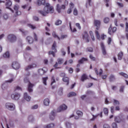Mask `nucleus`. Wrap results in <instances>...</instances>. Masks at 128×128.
<instances>
[{
    "instance_id": "f257e3e1",
    "label": "nucleus",
    "mask_w": 128,
    "mask_h": 128,
    "mask_svg": "<svg viewBox=\"0 0 128 128\" xmlns=\"http://www.w3.org/2000/svg\"><path fill=\"white\" fill-rule=\"evenodd\" d=\"M38 0L36 4L38 6H40L42 4L43 6H46L44 8L43 10H40L38 11V12L42 14V16H46L47 14H53L54 12V10L53 6H50V4L48 3L46 4V0Z\"/></svg>"
},
{
    "instance_id": "f03ea898",
    "label": "nucleus",
    "mask_w": 128,
    "mask_h": 128,
    "mask_svg": "<svg viewBox=\"0 0 128 128\" xmlns=\"http://www.w3.org/2000/svg\"><path fill=\"white\" fill-rule=\"evenodd\" d=\"M5 108L8 110H16V106L14 104L10 102H7L5 104Z\"/></svg>"
},
{
    "instance_id": "7ed1b4c3",
    "label": "nucleus",
    "mask_w": 128,
    "mask_h": 128,
    "mask_svg": "<svg viewBox=\"0 0 128 128\" xmlns=\"http://www.w3.org/2000/svg\"><path fill=\"white\" fill-rule=\"evenodd\" d=\"M14 78H12L8 80L5 81L2 85V89H3L4 90H8V83L9 82V84H12V82H14Z\"/></svg>"
},
{
    "instance_id": "20e7f679",
    "label": "nucleus",
    "mask_w": 128,
    "mask_h": 128,
    "mask_svg": "<svg viewBox=\"0 0 128 128\" xmlns=\"http://www.w3.org/2000/svg\"><path fill=\"white\" fill-rule=\"evenodd\" d=\"M24 82L26 83L28 82V91L29 92H32V88H34V84H32L28 81V78H24Z\"/></svg>"
},
{
    "instance_id": "39448f33",
    "label": "nucleus",
    "mask_w": 128,
    "mask_h": 128,
    "mask_svg": "<svg viewBox=\"0 0 128 128\" xmlns=\"http://www.w3.org/2000/svg\"><path fill=\"white\" fill-rule=\"evenodd\" d=\"M8 39L10 42H14L16 41V36L14 34H10L8 36Z\"/></svg>"
},
{
    "instance_id": "423d86ee",
    "label": "nucleus",
    "mask_w": 128,
    "mask_h": 128,
    "mask_svg": "<svg viewBox=\"0 0 128 128\" xmlns=\"http://www.w3.org/2000/svg\"><path fill=\"white\" fill-rule=\"evenodd\" d=\"M11 98L14 100H18L20 98V94L18 92H14L11 95Z\"/></svg>"
},
{
    "instance_id": "0eeeda50",
    "label": "nucleus",
    "mask_w": 128,
    "mask_h": 128,
    "mask_svg": "<svg viewBox=\"0 0 128 128\" xmlns=\"http://www.w3.org/2000/svg\"><path fill=\"white\" fill-rule=\"evenodd\" d=\"M68 108L66 105L63 104L57 108V112H62Z\"/></svg>"
},
{
    "instance_id": "6e6552de",
    "label": "nucleus",
    "mask_w": 128,
    "mask_h": 128,
    "mask_svg": "<svg viewBox=\"0 0 128 128\" xmlns=\"http://www.w3.org/2000/svg\"><path fill=\"white\" fill-rule=\"evenodd\" d=\"M114 120L117 124H120V122H124V118H120V116H116L114 118Z\"/></svg>"
},
{
    "instance_id": "1a4fd4ad",
    "label": "nucleus",
    "mask_w": 128,
    "mask_h": 128,
    "mask_svg": "<svg viewBox=\"0 0 128 128\" xmlns=\"http://www.w3.org/2000/svg\"><path fill=\"white\" fill-rule=\"evenodd\" d=\"M12 68L14 70H18L20 68V63L18 62H14L12 64Z\"/></svg>"
},
{
    "instance_id": "9d476101",
    "label": "nucleus",
    "mask_w": 128,
    "mask_h": 128,
    "mask_svg": "<svg viewBox=\"0 0 128 128\" xmlns=\"http://www.w3.org/2000/svg\"><path fill=\"white\" fill-rule=\"evenodd\" d=\"M56 110H52L50 114V120H54L56 118Z\"/></svg>"
},
{
    "instance_id": "9b49d317",
    "label": "nucleus",
    "mask_w": 128,
    "mask_h": 128,
    "mask_svg": "<svg viewBox=\"0 0 128 128\" xmlns=\"http://www.w3.org/2000/svg\"><path fill=\"white\" fill-rule=\"evenodd\" d=\"M94 24L95 26H96V30H100V20H94Z\"/></svg>"
},
{
    "instance_id": "f8f14e48",
    "label": "nucleus",
    "mask_w": 128,
    "mask_h": 128,
    "mask_svg": "<svg viewBox=\"0 0 128 128\" xmlns=\"http://www.w3.org/2000/svg\"><path fill=\"white\" fill-rule=\"evenodd\" d=\"M20 8V6L18 5H15L14 8V10L15 11V12L16 16H20V12L18 10Z\"/></svg>"
},
{
    "instance_id": "ddd939ff",
    "label": "nucleus",
    "mask_w": 128,
    "mask_h": 128,
    "mask_svg": "<svg viewBox=\"0 0 128 128\" xmlns=\"http://www.w3.org/2000/svg\"><path fill=\"white\" fill-rule=\"evenodd\" d=\"M48 72V70L46 68L38 70V72L40 76H44V74L45 72Z\"/></svg>"
},
{
    "instance_id": "4468645a",
    "label": "nucleus",
    "mask_w": 128,
    "mask_h": 128,
    "mask_svg": "<svg viewBox=\"0 0 128 128\" xmlns=\"http://www.w3.org/2000/svg\"><path fill=\"white\" fill-rule=\"evenodd\" d=\"M100 46L103 54L106 56V47L104 46V44L103 42H101Z\"/></svg>"
},
{
    "instance_id": "2eb2a0df",
    "label": "nucleus",
    "mask_w": 128,
    "mask_h": 128,
    "mask_svg": "<svg viewBox=\"0 0 128 128\" xmlns=\"http://www.w3.org/2000/svg\"><path fill=\"white\" fill-rule=\"evenodd\" d=\"M50 100L48 98H46L44 100V104L46 106H50Z\"/></svg>"
},
{
    "instance_id": "dca6fc26",
    "label": "nucleus",
    "mask_w": 128,
    "mask_h": 128,
    "mask_svg": "<svg viewBox=\"0 0 128 128\" xmlns=\"http://www.w3.org/2000/svg\"><path fill=\"white\" fill-rule=\"evenodd\" d=\"M36 66V64H32L30 65H28V66H26L25 68L26 70H30V68H34Z\"/></svg>"
},
{
    "instance_id": "f3484780",
    "label": "nucleus",
    "mask_w": 128,
    "mask_h": 128,
    "mask_svg": "<svg viewBox=\"0 0 128 128\" xmlns=\"http://www.w3.org/2000/svg\"><path fill=\"white\" fill-rule=\"evenodd\" d=\"M24 98L27 102H30L32 98L30 96L28 95V93L26 92L24 93Z\"/></svg>"
},
{
    "instance_id": "a211bd4d",
    "label": "nucleus",
    "mask_w": 128,
    "mask_h": 128,
    "mask_svg": "<svg viewBox=\"0 0 128 128\" xmlns=\"http://www.w3.org/2000/svg\"><path fill=\"white\" fill-rule=\"evenodd\" d=\"M26 40L29 44H32L34 42V39L32 38V37L30 36H28Z\"/></svg>"
},
{
    "instance_id": "6ab92c4d",
    "label": "nucleus",
    "mask_w": 128,
    "mask_h": 128,
    "mask_svg": "<svg viewBox=\"0 0 128 128\" xmlns=\"http://www.w3.org/2000/svg\"><path fill=\"white\" fill-rule=\"evenodd\" d=\"M54 126V123H50L48 125H44V128H52Z\"/></svg>"
},
{
    "instance_id": "aec40b11",
    "label": "nucleus",
    "mask_w": 128,
    "mask_h": 128,
    "mask_svg": "<svg viewBox=\"0 0 128 128\" xmlns=\"http://www.w3.org/2000/svg\"><path fill=\"white\" fill-rule=\"evenodd\" d=\"M24 56L27 62H30V60H32V56H30L25 54Z\"/></svg>"
},
{
    "instance_id": "412c9836",
    "label": "nucleus",
    "mask_w": 128,
    "mask_h": 128,
    "mask_svg": "<svg viewBox=\"0 0 128 128\" xmlns=\"http://www.w3.org/2000/svg\"><path fill=\"white\" fill-rule=\"evenodd\" d=\"M56 42H54V44L52 46V50H54V52H56Z\"/></svg>"
},
{
    "instance_id": "4be33fe9",
    "label": "nucleus",
    "mask_w": 128,
    "mask_h": 128,
    "mask_svg": "<svg viewBox=\"0 0 128 128\" xmlns=\"http://www.w3.org/2000/svg\"><path fill=\"white\" fill-rule=\"evenodd\" d=\"M12 4V1L9 0L6 4V8H10V6H11Z\"/></svg>"
},
{
    "instance_id": "5701e85b",
    "label": "nucleus",
    "mask_w": 128,
    "mask_h": 128,
    "mask_svg": "<svg viewBox=\"0 0 128 128\" xmlns=\"http://www.w3.org/2000/svg\"><path fill=\"white\" fill-rule=\"evenodd\" d=\"M124 56V53L122 52H120L118 53V60H122V56Z\"/></svg>"
},
{
    "instance_id": "b1692460",
    "label": "nucleus",
    "mask_w": 128,
    "mask_h": 128,
    "mask_svg": "<svg viewBox=\"0 0 128 128\" xmlns=\"http://www.w3.org/2000/svg\"><path fill=\"white\" fill-rule=\"evenodd\" d=\"M88 80V76L86 74H83L81 78L82 82H84V80Z\"/></svg>"
},
{
    "instance_id": "393cba45",
    "label": "nucleus",
    "mask_w": 128,
    "mask_h": 128,
    "mask_svg": "<svg viewBox=\"0 0 128 128\" xmlns=\"http://www.w3.org/2000/svg\"><path fill=\"white\" fill-rule=\"evenodd\" d=\"M57 62H58V64H64V58H58L57 60Z\"/></svg>"
},
{
    "instance_id": "a878e982",
    "label": "nucleus",
    "mask_w": 128,
    "mask_h": 128,
    "mask_svg": "<svg viewBox=\"0 0 128 128\" xmlns=\"http://www.w3.org/2000/svg\"><path fill=\"white\" fill-rule=\"evenodd\" d=\"M110 82H114L116 80V78L114 76L110 74L109 77Z\"/></svg>"
},
{
    "instance_id": "bb28decb",
    "label": "nucleus",
    "mask_w": 128,
    "mask_h": 128,
    "mask_svg": "<svg viewBox=\"0 0 128 128\" xmlns=\"http://www.w3.org/2000/svg\"><path fill=\"white\" fill-rule=\"evenodd\" d=\"M62 80L64 82H67L66 85L68 86V82H70V79L68 77H64L62 78Z\"/></svg>"
},
{
    "instance_id": "cd10ccee",
    "label": "nucleus",
    "mask_w": 128,
    "mask_h": 128,
    "mask_svg": "<svg viewBox=\"0 0 128 128\" xmlns=\"http://www.w3.org/2000/svg\"><path fill=\"white\" fill-rule=\"evenodd\" d=\"M56 10L60 14L61 12L60 10H62V6H60V4H57L56 6Z\"/></svg>"
},
{
    "instance_id": "c85d7f7f",
    "label": "nucleus",
    "mask_w": 128,
    "mask_h": 128,
    "mask_svg": "<svg viewBox=\"0 0 128 128\" xmlns=\"http://www.w3.org/2000/svg\"><path fill=\"white\" fill-rule=\"evenodd\" d=\"M88 59L86 58H82V59L78 61V64H84V62H86Z\"/></svg>"
},
{
    "instance_id": "c756f323",
    "label": "nucleus",
    "mask_w": 128,
    "mask_h": 128,
    "mask_svg": "<svg viewBox=\"0 0 128 128\" xmlns=\"http://www.w3.org/2000/svg\"><path fill=\"white\" fill-rule=\"evenodd\" d=\"M52 36H54V38H58V40H60V37H58V35H56V32H54L52 33Z\"/></svg>"
},
{
    "instance_id": "7c9ffc66",
    "label": "nucleus",
    "mask_w": 128,
    "mask_h": 128,
    "mask_svg": "<svg viewBox=\"0 0 128 128\" xmlns=\"http://www.w3.org/2000/svg\"><path fill=\"white\" fill-rule=\"evenodd\" d=\"M113 104L114 106H120V102L118 100H116L115 99L113 100Z\"/></svg>"
},
{
    "instance_id": "2f4dec72",
    "label": "nucleus",
    "mask_w": 128,
    "mask_h": 128,
    "mask_svg": "<svg viewBox=\"0 0 128 128\" xmlns=\"http://www.w3.org/2000/svg\"><path fill=\"white\" fill-rule=\"evenodd\" d=\"M119 74L120 76H122L125 78H128V75L122 72H120Z\"/></svg>"
},
{
    "instance_id": "473e14b6",
    "label": "nucleus",
    "mask_w": 128,
    "mask_h": 128,
    "mask_svg": "<svg viewBox=\"0 0 128 128\" xmlns=\"http://www.w3.org/2000/svg\"><path fill=\"white\" fill-rule=\"evenodd\" d=\"M76 96V94L74 92H70L68 94V98H72V96Z\"/></svg>"
},
{
    "instance_id": "72a5a7b5",
    "label": "nucleus",
    "mask_w": 128,
    "mask_h": 128,
    "mask_svg": "<svg viewBox=\"0 0 128 128\" xmlns=\"http://www.w3.org/2000/svg\"><path fill=\"white\" fill-rule=\"evenodd\" d=\"M95 34L96 36V38H98V40H100V33H98V30L95 31Z\"/></svg>"
},
{
    "instance_id": "f704fd0d",
    "label": "nucleus",
    "mask_w": 128,
    "mask_h": 128,
    "mask_svg": "<svg viewBox=\"0 0 128 128\" xmlns=\"http://www.w3.org/2000/svg\"><path fill=\"white\" fill-rule=\"evenodd\" d=\"M48 77L42 78V82L44 86H46V80H48Z\"/></svg>"
},
{
    "instance_id": "c9c22d12",
    "label": "nucleus",
    "mask_w": 128,
    "mask_h": 128,
    "mask_svg": "<svg viewBox=\"0 0 128 128\" xmlns=\"http://www.w3.org/2000/svg\"><path fill=\"white\" fill-rule=\"evenodd\" d=\"M69 24H70V30H72V32H76V28H74L72 30V22H70Z\"/></svg>"
},
{
    "instance_id": "e433bc0d",
    "label": "nucleus",
    "mask_w": 128,
    "mask_h": 128,
    "mask_svg": "<svg viewBox=\"0 0 128 128\" xmlns=\"http://www.w3.org/2000/svg\"><path fill=\"white\" fill-rule=\"evenodd\" d=\"M108 33L109 34H110V36H112V34H114V32H112V25L110 26V27L108 28Z\"/></svg>"
},
{
    "instance_id": "4c0bfd02",
    "label": "nucleus",
    "mask_w": 128,
    "mask_h": 128,
    "mask_svg": "<svg viewBox=\"0 0 128 128\" xmlns=\"http://www.w3.org/2000/svg\"><path fill=\"white\" fill-rule=\"evenodd\" d=\"M88 38V32H84V34H83L82 38L84 39Z\"/></svg>"
},
{
    "instance_id": "58836bf2",
    "label": "nucleus",
    "mask_w": 128,
    "mask_h": 128,
    "mask_svg": "<svg viewBox=\"0 0 128 128\" xmlns=\"http://www.w3.org/2000/svg\"><path fill=\"white\" fill-rule=\"evenodd\" d=\"M103 110L104 114H106V116H108V108H104Z\"/></svg>"
},
{
    "instance_id": "ea45409f",
    "label": "nucleus",
    "mask_w": 128,
    "mask_h": 128,
    "mask_svg": "<svg viewBox=\"0 0 128 128\" xmlns=\"http://www.w3.org/2000/svg\"><path fill=\"white\" fill-rule=\"evenodd\" d=\"M56 26H60V24H62V20H57L55 22Z\"/></svg>"
},
{
    "instance_id": "a19ab883",
    "label": "nucleus",
    "mask_w": 128,
    "mask_h": 128,
    "mask_svg": "<svg viewBox=\"0 0 128 128\" xmlns=\"http://www.w3.org/2000/svg\"><path fill=\"white\" fill-rule=\"evenodd\" d=\"M72 124H70V122H66V128H72Z\"/></svg>"
},
{
    "instance_id": "79ce46f5",
    "label": "nucleus",
    "mask_w": 128,
    "mask_h": 128,
    "mask_svg": "<svg viewBox=\"0 0 128 128\" xmlns=\"http://www.w3.org/2000/svg\"><path fill=\"white\" fill-rule=\"evenodd\" d=\"M3 56L4 58H10V52H6L4 54Z\"/></svg>"
},
{
    "instance_id": "37998d69",
    "label": "nucleus",
    "mask_w": 128,
    "mask_h": 128,
    "mask_svg": "<svg viewBox=\"0 0 128 128\" xmlns=\"http://www.w3.org/2000/svg\"><path fill=\"white\" fill-rule=\"evenodd\" d=\"M108 22H110L109 18L106 17L104 18V24H108Z\"/></svg>"
},
{
    "instance_id": "c03bdc74",
    "label": "nucleus",
    "mask_w": 128,
    "mask_h": 128,
    "mask_svg": "<svg viewBox=\"0 0 128 128\" xmlns=\"http://www.w3.org/2000/svg\"><path fill=\"white\" fill-rule=\"evenodd\" d=\"M86 50L90 52H94V49L92 47H89L86 48Z\"/></svg>"
},
{
    "instance_id": "a18cd8bd",
    "label": "nucleus",
    "mask_w": 128,
    "mask_h": 128,
    "mask_svg": "<svg viewBox=\"0 0 128 128\" xmlns=\"http://www.w3.org/2000/svg\"><path fill=\"white\" fill-rule=\"evenodd\" d=\"M76 114L80 118L82 116V112L81 111H80V110L77 111Z\"/></svg>"
},
{
    "instance_id": "49530a36",
    "label": "nucleus",
    "mask_w": 128,
    "mask_h": 128,
    "mask_svg": "<svg viewBox=\"0 0 128 128\" xmlns=\"http://www.w3.org/2000/svg\"><path fill=\"white\" fill-rule=\"evenodd\" d=\"M28 120H29V122H32V120H34V116H28Z\"/></svg>"
},
{
    "instance_id": "de8ad7c7",
    "label": "nucleus",
    "mask_w": 128,
    "mask_h": 128,
    "mask_svg": "<svg viewBox=\"0 0 128 128\" xmlns=\"http://www.w3.org/2000/svg\"><path fill=\"white\" fill-rule=\"evenodd\" d=\"M112 128H118V124L116 122H113L112 124Z\"/></svg>"
},
{
    "instance_id": "09e8293b",
    "label": "nucleus",
    "mask_w": 128,
    "mask_h": 128,
    "mask_svg": "<svg viewBox=\"0 0 128 128\" xmlns=\"http://www.w3.org/2000/svg\"><path fill=\"white\" fill-rule=\"evenodd\" d=\"M104 2L106 3V8H108V6H110V5L108 4V2H110V0H104Z\"/></svg>"
},
{
    "instance_id": "8fccbe9b",
    "label": "nucleus",
    "mask_w": 128,
    "mask_h": 128,
    "mask_svg": "<svg viewBox=\"0 0 128 128\" xmlns=\"http://www.w3.org/2000/svg\"><path fill=\"white\" fill-rule=\"evenodd\" d=\"M124 86H121L120 87V89L119 91L120 92H124Z\"/></svg>"
},
{
    "instance_id": "3c124183",
    "label": "nucleus",
    "mask_w": 128,
    "mask_h": 128,
    "mask_svg": "<svg viewBox=\"0 0 128 128\" xmlns=\"http://www.w3.org/2000/svg\"><path fill=\"white\" fill-rule=\"evenodd\" d=\"M93 118L91 119V120H94L95 118H98V116H100V114H98L96 116H94V114H92Z\"/></svg>"
},
{
    "instance_id": "603ef678",
    "label": "nucleus",
    "mask_w": 128,
    "mask_h": 128,
    "mask_svg": "<svg viewBox=\"0 0 128 128\" xmlns=\"http://www.w3.org/2000/svg\"><path fill=\"white\" fill-rule=\"evenodd\" d=\"M58 62H56L54 66V67L55 68H60V67H58Z\"/></svg>"
},
{
    "instance_id": "864d4df0",
    "label": "nucleus",
    "mask_w": 128,
    "mask_h": 128,
    "mask_svg": "<svg viewBox=\"0 0 128 128\" xmlns=\"http://www.w3.org/2000/svg\"><path fill=\"white\" fill-rule=\"evenodd\" d=\"M58 94H60V96H62V88H60V90L58 91Z\"/></svg>"
},
{
    "instance_id": "5fc2aeb1",
    "label": "nucleus",
    "mask_w": 128,
    "mask_h": 128,
    "mask_svg": "<svg viewBox=\"0 0 128 128\" xmlns=\"http://www.w3.org/2000/svg\"><path fill=\"white\" fill-rule=\"evenodd\" d=\"M73 14L74 16H78V10L76 8H74L73 12Z\"/></svg>"
},
{
    "instance_id": "6e6d98bb",
    "label": "nucleus",
    "mask_w": 128,
    "mask_h": 128,
    "mask_svg": "<svg viewBox=\"0 0 128 128\" xmlns=\"http://www.w3.org/2000/svg\"><path fill=\"white\" fill-rule=\"evenodd\" d=\"M54 51H50L49 52V54H52L53 56L55 57L56 56V54H54Z\"/></svg>"
},
{
    "instance_id": "4d7b16f0",
    "label": "nucleus",
    "mask_w": 128,
    "mask_h": 128,
    "mask_svg": "<svg viewBox=\"0 0 128 128\" xmlns=\"http://www.w3.org/2000/svg\"><path fill=\"white\" fill-rule=\"evenodd\" d=\"M3 18L4 20H8V14H4Z\"/></svg>"
},
{
    "instance_id": "13d9d810",
    "label": "nucleus",
    "mask_w": 128,
    "mask_h": 128,
    "mask_svg": "<svg viewBox=\"0 0 128 128\" xmlns=\"http://www.w3.org/2000/svg\"><path fill=\"white\" fill-rule=\"evenodd\" d=\"M38 108V104H36L33 106L32 107V110H36V108Z\"/></svg>"
},
{
    "instance_id": "bf43d9fd",
    "label": "nucleus",
    "mask_w": 128,
    "mask_h": 128,
    "mask_svg": "<svg viewBox=\"0 0 128 128\" xmlns=\"http://www.w3.org/2000/svg\"><path fill=\"white\" fill-rule=\"evenodd\" d=\"M103 128H110V126L108 124H104L103 125Z\"/></svg>"
},
{
    "instance_id": "052dcab7",
    "label": "nucleus",
    "mask_w": 128,
    "mask_h": 128,
    "mask_svg": "<svg viewBox=\"0 0 128 128\" xmlns=\"http://www.w3.org/2000/svg\"><path fill=\"white\" fill-rule=\"evenodd\" d=\"M110 112L112 114H114V106H112L110 107Z\"/></svg>"
},
{
    "instance_id": "680f3d73",
    "label": "nucleus",
    "mask_w": 128,
    "mask_h": 128,
    "mask_svg": "<svg viewBox=\"0 0 128 128\" xmlns=\"http://www.w3.org/2000/svg\"><path fill=\"white\" fill-rule=\"evenodd\" d=\"M29 28H32V30H34L36 29V26H34V25L32 24H28Z\"/></svg>"
},
{
    "instance_id": "e2e57ef3",
    "label": "nucleus",
    "mask_w": 128,
    "mask_h": 128,
    "mask_svg": "<svg viewBox=\"0 0 128 128\" xmlns=\"http://www.w3.org/2000/svg\"><path fill=\"white\" fill-rule=\"evenodd\" d=\"M33 20H36V22H38V17L36 16H33Z\"/></svg>"
},
{
    "instance_id": "0e129e2a",
    "label": "nucleus",
    "mask_w": 128,
    "mask_h": 128,
    "mask_svg": "<svg viewBox=\"0 0 128 128\" xmlns=\"http://www.w3.org/2000/svg\"><path fill=\"white\" fill-rule=\"evenodd\" d=\"M68 38V36L66 35H62L61 37L60 38V40H64V38Z\"/></svg>"
},
{
    "instance_id": "69168bd1",
    "label": "nucleus",
    "mask_w": 128,
    "mask_h": 128,
    "mask_svg": "<svg viewBox=\"0 0 128 128\" xmlns=\"http://www.w3.org/2000/svg\"><path fill=\"white\" fill-rule=\"evenodd\" d=\"M20 32H22L23 34H24V36H26V34H28V32L26 31H24L22 30H20Z\"/></svg>"
},
{
    "instance_id": "338daca9",
    "label": "nucleus",
    "mask_w": 128,
    "mask_h": 128,
    "mask_svg": "<svg viewBox=\"0 0 128 128\" xmlns=\"http://www.w3.org/2000/svg\"><path fill=\"white\" fill-rule=\"evenodd\" d=\"M90 60H96V58L94 57L92 55L90 54Z\"/></svg>"
},
{
    "instance_id": "774afa93",
    "label": "nucleus",
    "mask_w": 128,
    "mask_h": 128,
    "mask_svg": "<svg viewBox=\"0 0 128 128\" xmlns=\"http://www.w3.org/2000/svg\"><path fill=\"white\" fill-rule=\"evenodd\" d=\"M126 32H128V22H126Z\"/></svg>"
}]
</instances>
